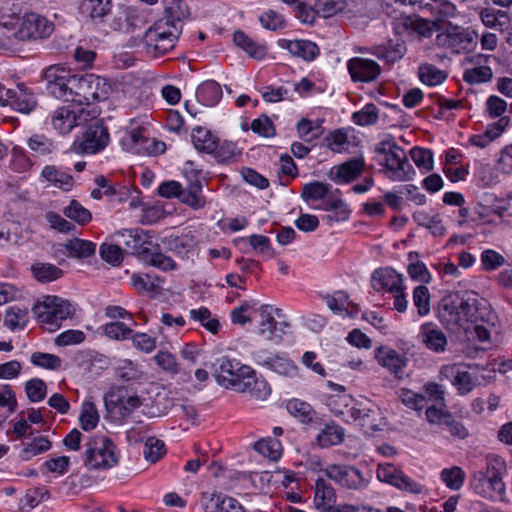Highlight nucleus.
<instances>
[{
	"label": "nucleus",
	"instance_id": "a878e982",
	"mask_svg": "<svg viewBox=\"0 0 512 512\" xmlns=\"http://www.w3.org/2000/svg\"><path fill=\"white\" fill-rule=\"evenodd\" d=\"M376 359L381 366L387 368L396 377H402L407 359L397 351L387 347H380L376 351Z\"/></svg>",
	"mask_w": 512,
	"mask_h": 512
},
{
	"label": "nucleus",
	"instance_id": "774afa93",
	"mask_svg": "<svg viewBox=\"0 0 512 512\" xmlns=\"http://www.w3.org/2000/svg\"><path fill=\"white\" fill-rule=\"evenodd\" d=\"M28 147L39 155H48L53 152L54 146L51 140L44 135H33L28 139Z\"/></svg>",
	"mask_w": 512,
	"mask_h": 512
},
{
	"label": "nucleus",
	"instance_id": "aec40b11",
	"mask_svg": "<svg viewBox=\"0 0 512 512\" xmlns=\"http://www.w3.org/2000/svg\"><path fill=\"white\" fill-rule=\"evenodd\" d=\"M255 361L258 365L286 377H295L298 374L295 363L284 354L265 356L260 352L255 354Z\"/></svg>",
	"mask_w": 512,
	"mask_h": 512
},
{
	"label": "nucleus",
	"instance_id": "0eeeda50",
	"mask_svg": "<svg viewBox=\"0 0 512 512\" xmlns=\"http://www.w3.org/2000/svg\"><path fill=\"white\" fill-rule=\"evenodd\" d=\"M181 33L178 28L155 21L143 36L146 53L152 57L165 55L175 47Z\"/></svg>",
	"mask_w": 512,
	"mask_h": 512
},
{
	"label": "nucleus",
	"instance_id": "9d476101",
	"mask_svg": "<svg viewBox=\"0 0 512 512\" xmlns=\"http://www.w3.org/2000/svg\"><path fill=\"white\" fill-rule=\"evenodd\" d=\"M75 76L69 69L52 65L44 72L48 92L57 99L74 102Z\"/></svg>",
	"mask_w": 512,
	"mask_h": 512
},
{
	"label": "nucleus",
	"instance_id": "5701e85b",
	"mask_svg": "<svg viewBox=\"0 0 512 512\" xmlns=\"http://www.w3.org/2000/svg\"><path fill=\"white\" fill-rule=\"evenodd\" d=\"M371 284L375 291H396L403 286V275L391 267L376 269L371 277Z\"/></svg>",
	"mask_w": 512,
	"mask_h": 512
},
{
	"label": "nucleus",
	"instance_id": "a18cd8bd",
	"mask_svg": "<svg viewBox=\"0 0 512 512\" xmlns=\"http://www.w3.org/2000/svg\"><path fill=\"white\" fill-rule=\"evenodd\" d=\"M28 322V311L17 306L9 307L5 313L4 324L10 330L23 329Z\"/></svg>",
	"mask_w": 512,
	"mask_h": 512
},
{
	"label": "nucleus",
	"instance_id": "9b49d317",
	"mask_svg": "<svg viewBox=\"0 0 512 512\" xmlns=\"http://www.w3.org/2000/svg\"><path fill=\"white\" fill-rule=\"evenodd\" d=\"M323 472L330 480L348 490H360L368 484L362 472L352 465L331 464Z\"/></svg>",
	"mask_w": 512,
	"mask_h": 512
},
{
	"label": "nucleus",
	"instance_id": "49530a36",
	"mask_svg": "<svg viewBox=\"0 0 512 512\" xmlns=\"http://www.w3.org/2000/svg\"><path fill=\"white\" fill-rule=\"evenodd\" d=\"M441 480L451 490H459L465 481L466 474L459 466L445 468L440 473Z\"/></svg>",
	"mask_w": 512,
	"mask_h": 512
},
{
	"label": "nucleus",
	"instance_id": "1a4fd4ad",
	"mask_svg": "<svg viewBox=\"0 0 512 512\" xmlns=\"http://www.w3.org/2000/svg\"><path fill=\"white\" fill-rule=\"evenodd\" d=\"M74 85V103L78 105L104 100L111 90V86L107 83L105 78L94 74H76Z\"/></svg>",
	"mask_w": 512,
	"mask_h": 512
},
{
	"label": "nucleus",
	"instance_id": "864d4df0",
	"mask_svg": "<svg viewBox=\"0 0 512 512\" xmlns=\"http://www.w3.org/2000/svg\"><path fill=\"white\" fill-rule=\"evenodd\" d=\"M130 324L120 321H114L104 325L105 335L113 340H125L132 336L133 330Z\"/></svg>",
	"mask_w": 512,
	"mask_h": 512
},
{
	"label": "nucleus",
	"instance_id": "72a5a7b5",
	"mask_svg": "<svg viewBox=\"0 0 512 512\" xmlns=\"http://www.w3.org/2000/svg\"><path fill=\"white\" fill-rule=\"evenodd\" d=\"M194 147L201 152L213 153L218 145L217 138L206 128L196 127L192 131Z\"/></svg>",
	"mask_w": 512,
	"mask_h": 512
},
{
	"label": "nucleus",
	"instance_id": "ddd939ff",
	"mask_svg": "<svg viewBox=\"0 0 512 512\" xmlns=\"http://www.w3.org/2000/svg\"><path fill=\"white\" fill-rule=\"evenodd\" d=\"M36 98L29 92L24 84H19L16 89L6 88L0 83V105L10 106L16 111L28 114L36 107Z\"/></svg>",
	"mask_w": 512,
	"mask_h": 512
},
{
	"label": "nucleus",
	"instance_id": "2f4dec72",
	"mask_svg": "<svg viewBox=\"0 0 512 512\" xmlns=\"http://www.w3.org/2000/svg\"><path fill=\"white\" fill-rule=\"evenodd\" d=\"M314 504L318 509L326 511L332 504L336 502V494L334 488L324 479H317L315 483Z\"/></svg>",
	"mask_w": 512,
	"mask_h": 512
},
{
	"label": "nucleus",
	"instance_id": "423d86ee",
	"mask_svg": "<svg viewBox=\"0 0 512 512\" xmlns=\"http://www.w3.org/2000/svg\"><path fill=\"white\" fill-rule=\"evenodd\" d=\"M106 411L115 420L129 417L134 410L142 405L138 394L126 386H113L104 396Z\"/></svg>",
	"mask_w": 512,
	"mask_h": 512
},
{
	"label": "nucleus",
	"instance_id": "c756f323",
	"mask_svg": "<svg viewBox=\"0 0 512 512\" xmlns=\"http://www.w3.org/2000/svg\"><path fill=\"white\" fill-rule=\"evenodd\" d=\"M40 176L42 180L65 191H69L74 185L73 177L54 165H46Z\"/></svg>",
	"mask_w": 512,
	"mask_h": 512
},
{
	"label": "nucleus",
	"instance_id": "338daca9",
	"mask_svg": "<svg viewBox=\"0 0 512 512\" xmlns=\"http://www.w3.org/2000/svg\"><path fill=\"white\" fill-rule=\"evenodd\" d=\"M31 362L39 367L56 370L61 367V359L53 354L35 352L31 355Z\"/></svg>",
	"mask_w": 512,
	"mask_h": 512
},
{
	"label": "nucleus",
	"instance_id": "f3484780",
	"mask_svg": "<svg viewBox=\"0 0 512 512\" xmlns=\"http://www.w3.org/2000/svg\"><path fill=\"white\" fill-rule=\"evenodd\" d=\"M347 68L354 82H372L381 73V67L377 62L362 57L350 59Z\"/></svg>",
	"mask_w": 512,
	"mask_h": 512
},
{
	"label": "nucleus",
	"instance_id": "f257e3e1",
	"mask_svg": "<svg viewBox=\"0 0 512 512\" xmlns=\"http://www.w3.org/2000/svg\"><path fill=\"white\" fill-rule=\"evenodd\" d=\"M475 308L476 299L474 297H466L458 292L449 293L439 303L438 317L446 328L456 330L476 320Z\"/></svg>",
	"mask_w": 512,
	"mask_h": 512
},
{
	"label": "nucleus",
	"instance_id": "a211bd4d",
	"mask_svg": "<svg viewBox=\"0 0 512 512\" xmlns=\"http://www.w3.org/2000/svg\"><path fill=\"white\" fill-rule=\"evenodd\" d=\"M162 4L163 12L157 21L178 28V31L182 32L183 23L190 15L186 2L184 0H162Z\"/></svg>",
	"mask_w": 512,
	"mask_h": 512
},
{
	"label": "nucleus",
	"instance_id": "37998d69",
	"mask_svg": "<svg viewBox=\"0 0 512 512\" xmlns=\"http://www.w3.org/2000/svg\"><path fill=\"white\" fill-rule=\"evenodd\" d=\"M63 214L81 226L88 224L92 219L91 212L77 200H71L69 205L64 208Z\"/></svg>",
	"mask_w": 512,
	"mask_h": 512
},
{
	"label": "nucleus",
	"instance_id": "6ab92c4d",
	"mask_svg": "<svg viewBox=\"0 0 512 512\" xmlns=\"http://www.w3.org/2000/svg\"><path fill=\"white\" fill-rule=\"evenodd\" d=\"M349 412L353 420L357 422L367 434L381 430V427L384 425L381 411L376 405L369 407H353Z\"/></svg>",
	"mask_w": 512,
	"mask_h": 512
},
{
	"label": "nucleus",
	"instance_id": "69168bd1",
	"mask_svg": "<svg viewBox=\"0 0 512 512\" xmlns=\"http://www.w3.org/2000/svg\"><path fill=\"white\" fill-rule=\"evenodd\" d=\"M25 390L31 402H39L46 396V384L43 380L38 378L27 381Z\"/></svg>",
	"mask_w": 512,
	"mask_h": 512
},
{
	"label": "nucleus",
	"instance_id": "13d9d810",
	"mask_svg": "<svg viewBox=\"0 0 512 512\" xmlns=\"http://www.w3.org/2000/svg\"><path fill=\"white\" fill-rule=\"evenodd\" d=\"M452 384L456 387L459 394L466 395L477 386L478 382L476 376L461 368L459 373H457L456 380H453Z\"/></svg>",
	"mask_w": 512,
	"mask_h": 512
},
{
	"label": "nucleus",
	"instance_id": "58836bf2",
	"mask_svg": "<svg viewBox=\"0 0 512 512\" xmlns=\"http://www.w3.org/2000/svg\"><path fill=\"white\" fill-rule=\"evenodd\" d=\"M197 98L207 106L216 105L222 97L221 86L213 81L202 83L196 92Z\"/></svg>",
	"mask_w": 512,
	"mask_h": 512
},
{
	"label": "nucleus",
	"instance_id": "a19ab883",
	"mask_svg": "<svg viewBox=\"0 0 512 512\" xmlns=\"http://www.w3.org/2000/svg\"><path fill=\"white\" fill-rule=\"evenodd\" d=\"M320 447H330L341 444L344 440V430L336 424H327L317 435Z\"/></svg>",
	"mask_w": 512,
	"mask_h": 512
},
{
	"label": "nucleus",
	"instance_id": "4c0bfd02",
	"mask_svg": "<svg viewBox=\"0 0 512 512\" xmlns=\"http://www.w3.org/2000/svg\"><path fill=\"white\" fill-rule=\"evenodd\" d=\"M52 444L45 436L34 437L30 442L23 443L20 458L29 461L33 457L48 451Z\"/></svg>",
	"mask_w": 512,
	"mask_h": 512
},
{
	"label": "nucleus",
	"instance_id": "f8f14e48",
	"mask_svg": "<svg viewBox=\"0 0 512 512\" xmlns=\"http://www.w3.org/2000/svg\"><path fill=\"white\" fill-rule=\"evenodd\" d=\"M54 30V25L44 16L37 13H26L18 30L14 33L16 39L28 41L49 37Z\"/></svg>",
	"mask_w": 512,
	"mask_h": 512
},
{
	"label": "nucleus",
	"instance_id": "6e6552de",
	"mask_svg": "<svg viewBox=\"0 0 512 512\" xmlns=\"http://www.w3.org/2000/svg\"><path fill=\"white\" fill-rule=\"evenodd\" d=\"M32 311L39 322L52 326L51 330H54L59 327L60 321L70 318L75 309L68 300L47 295L33 306Z\"/></svg>",
	"mask_w": 512,
	"mask_h": 512
},
{
	"label": "nucleus",
	"instance_id": "393cba45",
	"mask_svg": "<svg viewBox=\"0 0 512 512\" xmlns=\"http://www.w3.org/2000/svg\"><path fill=\"white\" fill-rule=\"evenodd\" d=\"M281 47L287 49L292 56L302 58L304 61H313L320 53L315 42L304 39L282 40Z\"/></svg>",
	"mask_w": 512,
	"mask_h": 512
},
{
	"label": "nucleus",
	"instance_id": "4468645a",
	"mask_svg": "<svg viewBox=\"0 0 512 512\" xmlns=\"http://www.w3.org/2000/svg\"><path fill=\"white\" fill-rule=\"evenodd\" d=\"M109 142V133L102 124L88 126L83 134V139L74 142L72 150L80 154H95L103 150Z\"/></svg>",
	"mask_w": 512,
	"mask_h": 512
},
{
	"label": "nucleus",
	"instance_id": "0e129e2a",
	"mask_svg": "<svg viewBox=\"0 0 512 512\" xmlns=\"http://www.w3.org/2000/svg\"><path fill=\"white\" fill-rule=\"evenodd\" d=\"M398 396L404 405L417 411L424 407V402L426 401L425 396L407 388H401L398 391Z\"/></svg>",
	"mask_w": 512,
	"mask_h": 512
},
{
	"label": "nucleus",
	"instance_id": "09e8293b",
	"mask_svg": "<svg viewBox=\"0 0 512 512\" xmlns=\"http://www.w3.org/2000/svg\"><path fill=\"white\" fill-rule=\"evenodd\" d=\"M254 449L261 455L271 460H277L281 456V443L273 438L261 439L254 443Z\"/></svg>",
	"mask_w": 512,
	"mask_h": 512
},
{
	"label": "nucleus",
	"instance_id": "e2e57ef3",
	"mask_svg": "<svg viewBox=\"0 0 512 512\" xmlns=\"http://www.w3.org/2000/svg\"><path fill=\"white\" fill-rule=\"evenodd\" d=\"M410 156L420 169L425 171L433 169V155L430 150L421 147H414L410 151Z\"/></svg>",
	"mask_w": 512,
	"mask_h": 512
},
{
	"label": "nucleus",
	"instance_id": "603ef678",
	"mask_svg": "<svg viewBox=\"0 0 512 512\" xmlns=\"http://www.w3.org/2000/svg\"><path fill=\"white\" fill-rule=\"evenodd\" d=\"M419 78L427 85L434 86L446 79V74L431 64H422L419 67Z\"/></svg>",
	"mask_w": 512,
	"mask_h": 512
},
{
	"label": "nucleus",
	"instance_id": "5fc2aeb1",
	"mask_svg": "<svg viewBox=\"0 0 512 512\" xmlns=\"http://www.w3.org/2000/svg\"><path fill=\"white\" fill-rule=\"evenodd\" d=\"M413 303L419 316H426L430 312V293L424 285H419L413 290Z\"/></svg>",
	"mask_w": 512,
	"mask_h": 512
},
{
	"label": "nucleus",
	"instance_id": "dca6fc26",
	"mask_svg": "<svg viewBox=\"0 0 512 512\" xmlns=\"http://www.w3.org/2000/svg\"><path fill=\"white\" fill-rule=\"evenodd\" d=\"M377 478L380 481L389 483L399 489L419 494L422 492V486L406 476L401 470L393 464H379L377 468Z\"/></svg>",
	"mask_w": 512,
	"mask_h": 512
},
{
	"label": "nucleus",
	"instance_id": "680f3d73",
	"mask_svg": "<svg viewBox=\"0 0 512 512\" xmlns=\"http://www.w3.org/2000/svg\"><path fill=\"white\" fill-rule=\"evenodd\" d=\"M354 123L360 126L373 125L378 120V109L374 104H367L352 116Z\"/></svg>",
	"mask_w": 512,
	"mask_h": 512
},
{
	"label": "nucleus",
	"instance_id": "f03ea898",
	"mask_svg": "<svg viewBox=\"0 0 512 512\" xmlns=\"http://www.w3.org/2000/svg\"><path fill=\"white\" fill-rule=\"evenodd\" d=\"M504 461L496 456L487 457V473L475 471L471 475L470 486L479 496L490 500H503L505 497V484L502 480L501 470Z\"/></svg>",
	"mask_w": 512,
	"mask_h": 512
},
{
	"label": "nucleus",
	"instance_id": "7c9ffc66",
	"mask_svg": "<svg viewBox=\"0 0 512 512\" xmlns=\"http://www.w3.org/2000/svg\"><path fill=\"white\" fill-rule=\"evenodd\" d=\"M490 57L488 55H478V66L466 69L463 73V80L469 84L489 82L493 77V71L488 65H483L482 61L487 62Z\"/></svg>",
	"mask_w": 512,
	"mask_h": 512
},
{
	"label": "nucleus",
	"instance_id": "c9c22d12",
	"mask_svg": "<svg viewBox=\"0 0 512 512\" xmlns=\"http://www.w3.org/2000/svg\"><path fill=\"white\" fill-rule=\"evenodd\" d=\"M508 123V117H501L493 126L486 130L484 135L472 136L470 138L471 144L476 147L485 148L504 131Z\"/></svg>",
	"mask_w": 512,
	"mask_h": 512
},
{
	"label": "nucleus",
	"instance_id": "bb28decb",
	"mask_svg": "<svg viewBox=\"0 0 512 512\" xmlns=\"http://www.w3.org/2000/svg\"><path fill=\"white\" fill-rule=\"evenodd\" d=\"M78 113L70 106L58 107L51 117V123L60 134H68L77 125Z\"/></svg>",
	"mask_w": 512,
	"mask_h": 512
},
{
	"label": "nucleus",
	"instance_id": "79ce46f5",
	"mask_svg": "<svg viewBox=\"0 0 512 512\" xmlns=\"http://www.w3.org/2000/svg\"><path fill=\"white\" fill-rule=\"evenodd\" d=\"M286 408L293 417L299 419L302 423L312 422L316 416V412L312 406L299 399L289 400L286 404Z\"/></svg>",
	"mask_w": 512,
	"mask_h": 512
},
{
	"label": "nucleus",
	"instance_id": "473e14b6",
	"mask_svg": "<svg viewBox=\"0 0 512 512\" xmlns=\"http://www.w3.org/2000/svg\"><path fill=\"white\" fill-rule=\"evenodd\" d=\"M68 256L76 259L88 258L95 254L96 245L88 240L72 238L62 245Z\"/></svg>",
	"mask_w": 512,
	"mask_h": 512
},
{
	"label": "nucleus",
	"instance_id": "bf43d9fd",
	"mask_svg": "<svg viewBox=\"0 0 512 512\" xmlns=\"http://www.w3.org/2000/svg\"><path fill=\"white\" fill-rule=\"evenodd\" d=\"M346 7L345 0H316V11L323 18H330Z\"/></svg>",
	"mask_w": 512,
	"mask_h": 512
},
{
	"label": "nucleus",
	"instance_id": "c85d7f7f",
	"mask_svg": "<svg viewBox=\"0 0 512 512\" xmlns=\"http://www.w3.org/2000/svg\"><path fill=\"white\" fill-rule=\"evenodd\" d=\"M420 337L422 343L436 353L444 352L447 346L445 333L437 327L425 324L421 327Z\"/></svg>",
	"mask_w": 512,
	"mask_h": 512
},
{
	"label": "nucleus",
	"instance_id": "412c9836",
	"mask_svg": "<svg viewBox=\"0 0 512 512\" xmlns=\"http://www.w3.org/2000/svg\"><path fill=\"white\" fill-rule=\"evenodd\" d=\"M120 242L133 255H145L152 245L151 237L141 229H126L120 233Z\"/></svg>",
	"mask_w": 512,
	"mask_h": 512
},
{
	"label": "nucleus",
	"instance_id": "c03bdc74",
	"mask_svg": "<svg viewBox=\"0 0 512 512\" xmlns=\"http://www.w3.org/2000/svg\"><path fill=\"white\" fill-rule=\"evenodd\" d=\"M144 128L137 127L127 132L123 138L122 143L126 150L139 154L144 150L143 145L147 142L146 137L143 135Z\"/></svg>",
	"mask_w": 512,
	"mask_h": 512
},
{
	"label": "nucleus",
	"instance_id": "39448f33",
	"mask_svg": "<svg viewBox=\"0 0 512 512\" xmlns=\"http://www.w3.org/2000/svg\"><path fill=\"white\" fill-rule=\"evenodd\" d=\"M118 463L115 444L105 436H95L84 445L83 465L88 470H107Z\"/></svg>",
	"mask_w": 512,
	"mask_h": 512
},
{
	"label": "nucleus",
	"instance_id": "8fccbe9b",
	"mask_svg": "<svg viewBox=\"0 0 512 512\" xmlns=\"http://www.w3.org/2000/svg\"><path fill=\"white\" fill-rule=\"evenodd\" d=\"M79 421L82 429L85 431H90L97 426L99 422V414L92 401H85L83 403Z\"/></svg>",
	"mask_w": 512,
	"mask_h": 512
},
{
	"label": "nucleus",
	"instance_id": "20e7f679",
	"mask_svg": "<svg viewBox=\"0 0 512 512\" xmlns=\"http://www.w3.org/2000/svg\"><path fill=\"white\" fill-rule=\"evenodd\" d=\"M220 381L226 389H232L239 393H248L257 400H264L271 393V388L267 381L263 378H257L255 371L246 365L237 367L227 382L223 377Z\"/></svg>",
	"mask_w": 512,
	"mask_h": 512
},
{
	"label": "nucleus",
	"instance_id": "6e6d98bb",
	"mask_svg": "<svg viewBox=\"0 0 512 512\" xmlns=\"http://www.w3.org/2000/svg\"><path fill=\"white\" fill-rule=\"evenodd\" d=\"M192 319L199 321L209 332L216 334L220 323L216 318H211V313L206 307L192 309L189 312Z\"/></svg>",
	"mask_w": 512,
	"mask_h": 512
},
{
	"label": "nucleus",
	"instance_id": "f704fd0d",
	"mask_svg": "<svg viewBox=\"0 0 512 512\" xmlns=\"http://www.w3.org/2000/svg\"><path fill=\"white\" fill-rule=\"evenodd\" d=\"M186 191H182L180 200L194 209H201L205 206V198L202 195V183L200 179L189 180Z\"/></svg>",
	"mask_w": 512,
	"mask_h": 512
},
{
	"label": "nucleus",
	"instance_id": "7ed1b4c3",
	"mask_svg": "<svg viewBox=\"0 0 512 512\" xmlns=\"http://www.w3.org/2000/svg\"><path fill=\"white\" fill-rule=\"evenodd\" d=\"M374 151L383 156L380 164L385 167V173L390 180L404 182L415 174L405 151L392 138L380 141Z\"/></svg>",
	"mask_w": 512,
	"mask_h": 512
},
{
	"label": "nucleus",
	"instance_id": "3c124183",
	"mask_svg": "<svg viewBox=\"0 0 512 512\" xmlns=\"http://www.w3.org/2000/svg\"><path fill=\"white\" fill-rule=\"evenodd\" d=\"M34 277L40 282H51L59 279L63 272L55 265L47 263H37L32 266Z\"/></svg>",
	"mask_w": 512,
	"mask_h": 512
},
{
	"label": "nucleus",
	"instance_id": "052dcab7",
	"mask_svg": "<svg viewBox=\"0 0 512 512\" xmlns=\"http://www.w3.org/2000/svg\"><path fill=\"white\" fill-rule=\"evenodd\" d=\"M165 445L162 440L150 437L145 442L144 457L151 463H156L165 454Z\"/></svg>",
	"mask_w": 512,
	"mask_h": 512
},
{
	"label": "nucleus",
	"instance_id": "4be33fe9",
	"mask_svg": "<svg viewBox=\"0 0 512 512\" xmlns=\"http://www.w3.org/2000/svg\"><path fill=\"white\" fill-rule=\"evenodd\" d=\"M363 158H352L340 165L334 166L329 171V178L338 183H349L357 179L364 169Z\"/></svg>",
	"mask_w": 512,
	"mask_h": 512
},
{
	"label": "nucleus",
	"instance_id": "ea45409f",
	"mask_svg": "<svg viewBox=\"0 0 512 512\" xmlns=\"http://www.w3.org/2000/svg\"><path fill=\"white\" fill-rule=\"evenodd\" d=\"M207 512H244L242 505L226 495H213L207 506Z\"/></svg>",
	"mask_w": 512,
	"mask_h": 512
},
{
	"label": "nucleus",
	"instance_id": "2eb2a0df",
	"mask_svg": "<svg viewBox=\"0 0 512 512\" xmlns=\"http://www.w3.org/2000/svg\"><path fill=\"white\" fill-rule=\"evenodd\" d=\"M426 420L432 425H438L443 430H447L451 436L464 439L468 436V430L465 426L457 421L453 415L443 409L438 408L435 405L429 406L425 411Z\"/></svg>",
	"mask_w": 512,
	"mask_h": 512
},
{
	"label": "nucleus",
	"instance_id": "b1692460",
	"mask_svg": "<svg viewBox=\"0 0 512 512\" xmlns=\"http://www.w3.org/2000/svg\"><path fill=\"white\" fill-rule=\"evenodd\" d=\"M164 243L170 251L182 259L188 258L198 246V240L191 231L177 236H169L164 239Z\"/></svg>",
	"mask_w": 512,
	"mask_h": 512
},
{
	"label": "nucleus",
	"instance_id": "4d7b16f0",
	"mask_svg": "<svg viewBox=\"0 0 512 512\" xmlns=\"http://www.w3.org/2000/svg\"><path fill=\"white\" fill-rule=\"evenodd\" d=\"M330 188L331 186L329 184L314 181L304 185L302 197L305 200H321L328 195Z\"/></svg>",
	"mask_w": 512,
	"mask_h": 512
},
{
	"label": "nucleus",
	"instance_id": "cd10ccee",
	"mask_svg": "<svg viewBox=\"0 0 512 512\" xmlns=\"http://www.w3.org/2000/svg\"><path fill=\"white\" fill-rule=\"evenodd\" d=\"M371 53L378 59L392 64L403 58L406 53V46L403 41L389 40L384 44L373 47Z\"/></svg>",
	"mask_w": 512,
	"mask_h": 512
},
{
	"label": "nucleus",
	"instance_id": "de8ad7c7",
	"mask_svg": "<svg viewBox=\"0 0 512 512\" xmlns=\"http://www.w3.org/2000/svg\"><path fill=\"white\" fill-rule=\"evenodd\" d=\"M82 7L91 19H102L112 7L111 0H84Z\"/></svg>",
	"mask_w": 512,
	"mask_h": 512
},
{
	"label": "nucleus",
	"instance_id": "e433bc0d",
	"mask_svg": "<svg viewBox=\"0 0 512 512\" xmlns=\"http://www.w3.org/2000/svg\"><path fill=\"white\" fill-rule=\"evenodd\" d=\"M236 46L243 49L250 57L261 59L266 54V48L254 40H252L243 31H236L233 36Z\"/></svg>",
	"mask_w": 512,
	"mask_h": 512
}]
</instances>
